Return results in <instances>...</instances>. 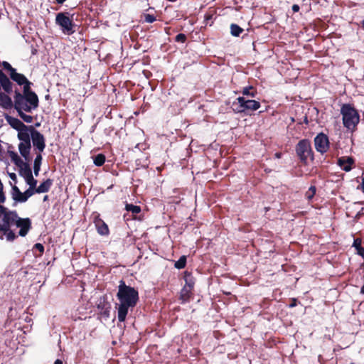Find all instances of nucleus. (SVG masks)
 I'll return each instance as SVG.
<instances>
[{
  "instance_id": "1",
  "label": "nucleus",
  "mask_w": 364,
  "mask_h": 364,
  "mask_svg": "<svg viewBox=\"0 0 364 364\" xmlns=\"http://www.w3.org/2000/svg\"><path fill=\"white\" fill-rule=\"evenodd\" d=\"M6 120L13 129L18 132L17 137L20 141L18 144V149L21 157L27 161H31V138H32L33 132L36 129L33 127L26 126L18 119L11 116H6Z\"/></svg>"
},
{
  "instance_id": "2",
  "label": "nucleus",
  "mask_w": 364,
  "mask_h": 364,
  "mask_svg": "<svg viewBox=\"0 0 364 364\" xmlns=\"http://www.w3.org/2000/svg\"><path fill=\"white\" fill-rule=\"evenodd\" d=\"M117 297L119 300L117 318L121 322L126 318L129 308L136 306L139 300L138 291L133 287L127 286L121 281L118 287Z\"/></svg>"
},
{
  "instance_id": "3",
  "label": "nucleus",
  "mask_w": 364,
  "mask_h": 364,
  "mask_svg": "<svg viewBox=\"0 0 364 364\" xmlns=\"http://www.w3.org/2000/svg\"><path fill=\"white\" fill-rule=\"evenodd\" d=\"M6 225H16L19 228V235L25 236L31 228V221L28 218H21L14 212H7L6 208L0 205V228H5Z\"/></svg>"
},
{
  "instance_id": "4",
  "label": "nucleus",
  "mask_w": 364,
  "mask_h": 364,
  "mask_svg": "<svg viewBox=\"0 0 364 364\" xmlns=\"http://www.w3.org/2000/svg\"><path fill=\"white\" fill-rule=\"evenodd\" d=\"M8 155L14 164L19 168V174L29 186L28 188L36 187L37 181L33 176L29 165L30 161L22 159L21 157L14 151H8Z\"/></svg>"
},
{
  "instance_id": "5",
  "label": "nucleus",
  "mask_w": 364,
  "mask_h": 364,
  "mask_svg": "<svg viewBox=\"0 0 364 364\" xmlns=\"http://www.w3.org/2000/svg\"><path fill=\"white\" fill-rule=\"evenodd\" d=\"M341 112L343 117V123L345 127L353 131L360 121L358 111L349 104L343 105Z\"/></svg>"
},
{
  "instance_id": "6",
  "label": "nucleus",
  "mask_w": 364,
  "mask_h": 364,
  "mask_svg": "<svg viewBox=\"0 0 364 364\" xmlns=\"http://www.w3.org/2000/svg\"><path fill=\"white\" fill-rule=\"evenodd\" d=\"M233 109L237 112H242L247 110L255 111L260 107L259 102L249 100L244 97L237 98V102H233Z\"/></svg>"
},
{
  "instance_id": "7",
  "label": "nucleus",
  "mask_w": 364,
  "mask_h": 364,
  "mask_svg": "<svg viewBox=\"0 0 364 364\" xmlns=\"http://www.w3.org/2000/svg\"><path fill=\"white\" fill-rule=\"evenodd\" d=\"M55 21L57 24L61 27L62 31L65 34L70 35L74 33L72 20L66 14L63 13L58 14Z\"/></svg>"
},
{
  "instance_id": "8",
  "label": "nucleus",
  "mask_w": 364,
  "mask_h": 364,
  "mask_svg": "<svg viewBox=\"0 0 364 364\" xmlns=\"http://www.w3.org/2000/svg\"><path fill=\"white\" fill-rule=\"evenodd\" d=\"M296 151L301 161L305 163L311 154L309 141L306 139L300 141L296 146Z\"/></svg>"
},
{
  "instance_id": "9",
  "label": "nucleus",
  "mask_w": 364,
  "mask_h": 364,
  "mask_svg": "<svg viewBox=\"0 0 364 364\" xmlns=\"http://www.w3.org/2000/svg\"><path fill=\"white\" fill-rule=\"evenodd\" d=\"M315 148L317 151L325 153L329 146L328 139L324 134H319L314 139Z\"/></svg>"
},
{
  "instance_id": "10",
  "label": "nucleus",
  "mask_w": 364,
  "mask_h": 364,
  "mask_svg": "<svg viewBox=\"0 0 364 364\" xmlns=\"http://www.w3.org/2000/svg\"><path fill=\"white\" fill-rule=\"evenodd\" d=\"M14 107L17 112L26 111L31 112L33 107L26 101L25 97L20 93H16L14 100Z\"/></svg>"
},
{
  "instance_id": "11",
  "label": "nucleus",
  "mask_w": 364,
  "mask_h": 364,
  "mask_svg": "<svg viewBox=\"0 0 364 364\" xmlns=\"http://www.w3.org/2000/svg\"><path fill=\"white\" fill-rule=\"evenodd\" d=\"M26 101L31 105V107H33V109L37 108L38 106V96L30 90V87L28 85H26L23 87V94L22 95Z\"/></svg>"
},
{
  "instance_id": "12",
  "label": "nucleus",
  "mask_w": 364,
  "mask_h": 364,
  "mask_svg": "<svg viewBox=\"0 0 364 364\" xmlns=\"http://www.w3.org/2000/svg\"><path fill=\"white\" fill-rule=\"evenodd\" d=\"M13 198L18 202H26L28 198L33 195V192L31 188H28L25 192L22 193L19 189L14 186L13 187Z\"/></svg>"
},
{
  "instance_id": "13",
  "label": "nucleus",
  "mask_w": 364,
  "mask_h": 364,
  "mask_svg": "<svg viewBox=\"0 0 364 364\" xmlns=\"http://www.w3.org/2000/svg\"><path fill=\"white\" fill-rule=\"evenodd\" d=\"M32 142L34 146L39 151V152H42L45 147V139L43 136L37 130L33 132V136L31 138Z\"/></svg>"
},
{
  "instance_id": "14",
  "label": "nucleus",
  "mask_w": 364,
  "mask_h": 364,
  "mask_svg": "<svg viewBox=\"0 0 364 364\" xmlns=\"http://www.w3.org/2000/svg\"><path fill=\"white\" fill-rule=\"evenodd\" d=\"M11 78L16 82L20 85L26 86V85H28L30 87V82L27 80V78L22 74L18 73L15 70H12V73H10Z\"/></svg>"
},
{
  "instance_id": "15",
  "label": "nucleus",
  "mask_w": 364,
  "mask_h": 364,
  "mask_svg": "<svg viewBox=\"0 0 364 364\" xmlns=\"http://www.w3.org/2000/svg\"><path fill=\"white\" fill-rule=\"evenodd\" d=\"M52 185V181L50 179H47L41 183L38 187L31 188L33 194L35 193H46L49 191L50 186Z\"/></svg>"
},
{
  "instance_id": "16",
  "label": "nucleus",
  "mask_w": 364,
  "mask_h": 364,
  "mask_svg": "<svg viewBox=\"0 0 364 364\" xmlns=\"http://www.w3.org/2000/svg\"><path fill=\"white\" fill-rule=\"evenodd\" d=\"M338 165L346 171L351 170V166L353 164V160L350 157H342L338 159Z\"/></svg>"
},
{
  "instance_id": "17",
  "label": "nucleus",
  "mask_w": 364,
  "mask_h": 364,
  "mask_svg": "<svg viewBox=\"0 0 364 364\" xmlns=\"http://www.w3.org/2000/svg\"><path fill=\"white\" fill-rule=\"evenodd\" d=\"M0 106L4 109H11L13 106V102L9 96L0 92Z\"/></svg>"
},
{
  "instance_id": "18",
  "label": "nucleus",
  "mask_w": 364,
  "mask_h": 364,
  "mask_svg": "<svg viewBox=\"0 0 364 364\" xmlns=\"http://www.w3.org/2000/svg\"><path fill=\"white\" fill-rule=\"evenodd\" d=\"M0 83L6 92L11 91V82L9 79L0 70Z\"/></svg>"
},
{
  "instance_id": "19",
  "label": "nucleus",
  "mask_w": 364,
  "mask_h": 364,
  "mask_svg": "<svg viewBox=\"0 0 364 364\" xmlns=\"http://www.w3.org/2000/svg\"><path fill=\"white\" fill-rule=\"evenodd\" d=\"M11 225H6L5 228H0L2 230L1 235L0 236L1 239H6V240L11 241L15 238V234L9 230V228Z\"/></svg>"
},
{
  "instance_id": "20",
  "label": "nucleus",
  "mask_w": 364,
  "mask_h": 364,
  "mask_svg": "<svg viewBox=\"0 0 364 364\" xmlns=\"http://www.w3.org/2000/svg\"><path fill=\"white\" fill-rule=\"evenodd\" d=\"M97 232L102 235H107L109 233V228L107 225L102 221L99 220L96 223Z\"/></svg>"
},
{
  "instance_id": "21",
  "label": "nucleus",
  "mask_w": 364,
  "mask_h": 364,
  "mask_svg": "<svg viewBox=\"0 0 364 364\" xmlns=\"http://www.w3.org/2000/svg\"><path fill=\"white\" fill-rule=\"evenodd\" d=\"M41 152H39L35 160H34V164H33V170H34V173L35 175L37 176L38 175V173L41 170V161H42V156H41Z\"/></svg>"
},
{
  "instance_id": "22",
  "label": "nucleus",
  "mask_w": 364,
  "mask_h": 364,
  "mask_svg": "<svg viewBox=\"0 0 364 364\" xmlns=\"http://www.w3.org/2000/svg\"><path fill=\"white\" fill-rule=\"evenodd\" d=\"M191 291L192 290L190 289V287H186L185 286L183 287L180 295V299L182 300L183 302L188 301L191 296Z\"/></svg>"
},
{
  "instance_id": "23",
  "label": "nucleus",
  "mask_w": 364,
  "mask_h": 364,
  "mask_svg": "<svg viewBox=\"0 0 364 364\" xmlns=\"http://www.w3.org/2000/svg\"><path fill=\"white\" fill-rule=\"evenodd\" d=\"M185 287H190V289L192 290L194 286V280L190 274H186L185 275Z\"/></svg>"
},
{
  "instance_id": "24",
  "label": "nucleus",
  "mask_w": 364,
  "mask_h": 364,
  "mask_svg": "<svg viewBox=\"0 0 364 364\" xmlns=\"http://www.w3.org/2000/svg\"><path fill=\"white\" fill-rule=\"evenodd\" d=\"M231 34L234 36H238L242 32V29L236 24L230 26Z\"/></svg>"
},
{
  "instance_id": "25",
  "label": "nucleus",
  "mask_w": 364,
  "mask_h": 364,
  "mask_svg": "<svg viewBox=\"0 0 364 364\" xmlns=\"http://www.w3.org/2000/svg\"><path fill=\"white\" fill-rule=\"evenodd\" d=\"M126 210L127 211L132 212L134 214H137V213H140L141 208L139 206H137V205H132V204H127L126 205Z\"/></svg>"
},
{
  "instance_id": "26",
  "label": "nucleus",
  "mask_w": 364,
  "mask_h": 364,
  "mask_svg": "<svg viewBox=\"0 0 364 364\" xmlns=\"http://www.w3.org/2000/svg\"><path fill=\"white\" fill-rule=\"evenodd\" d=\"M105 156L102 154H98L94 159V164L96 166H102L105 163Z\"/></svg>"
},
{
  "instance_id": "27",
  "label": "nucleus",
  "mask_w": 364,
  "mask_h": 364,
  "mask_svg": "<svg viewBox=\"0 0 364 364\" xmlns=\"http://www.w3.org/2000/svg\"><path fill=\"white\" fill-rule=\"evenodd\" d=\"M186 262V258L185 256H182L177 262L175 263V267L177 269H182L185 267Z\"/></svg>"
},
{
  "instance_id": "28",
  "label": "nucleus",
  "mask_w": 364,
  "mask_h": 364,
  "mask_svg": "<svg viewBox=\"0 0 364 364\" xmlns=\"http://www.w3.org/2000/svg\"><path fill=\"white\" fill-rule=\"evenodd\" d=\"M18 113L24 122L27 123H31L33 122V117L26 114L25 113L23 112V111L18 112Z\"/></svg>"
},
{
  "instance_id": "29",
  "label": "nucleus",
  "mask_w": 364,
  "mask_h": 364,
  "mask_svg": "<svg viewBox=\"0 0 364 364\" xmlns=\"http://www.w3.org/2000/svg\"><path fill=\"white\" fill-rule=\"evenodd\" d=\"M316 193V188L314 186H311L306 193V197L308 200H311Z\"/></svg>"
},
{
  "instance_id": "30",
  "label": "nucleus",
  "mask_w": 364,
  "mask_h": 364,
  "mask_svg": "<svg viewBox=\"0 0 364 364\" xmlns=\"http://www.w3.org/2000/svg\"><path fill=\"white\" fill-rule=\"evenodd\" d=\"M251 90H252V87H245L242 90L243 95L250 97H255V92H251Z\"/></svg>"
},
{
  "instance_id": "31",
  "label": "nucleus",
  "mask_w": 364,
  "mask_h": 364,
  "mask_svg": "<svg viewBox=\"0 0 364 364\" xmlns=\"http://www.w3.org/2000/svg\"><path fill=\"white\" fill-rule=\"evenodd\" d=\"M155 20H156V18L153 15H151L149 14L144 15V21L146 23H152Z\"/></svg>"
},
{
  "instance_id": "32",
  "label": "nucleus",
  "mask_w": 364,
  "mask_h": 364,
  "mask_svg": "<svg viewBox=\"0 0 364 364\" xmlns=\"http://www.w3.org/2000/svg\"><path fill=\"white\" fill-rule=\"evenodd\" d=\"M2 66L4 69L9 70L10 73H12V70H15V69L13 68L11 65L6 61H4L2 63Z\"/></svg>"
},
{
  "instance_id": "33",
  "label": "nucleus",
  "mask_w": 364,
  "mask_h": 364,
  "mask_svg": "<svg viewBox=\"0 0 364 364\" xmlns=\"http://www.w3.org/2000/svg\"><path fill=\"white\" fill-rule=\"evenodd\" d=\"M9 178H11V180L14 183H16V181H17V176L16 173H9Z\"/></svg>"
},
{
  "instance_id": "34",
  "label": "nucleus",
  "mask_w": 364,
  "mask_h": 364,
  "mask_svg": "<svg viewBox=\"0 0 364 364\" xmlns=\"http://www.w3.org/2000/svg\"><path fill=\"white\" fill-rule=\"evenodd\" d=\"M34 247L38 250L41 253H43V251H44V247L43 246L40 244V243H37L35 245Z\"/></svg>"
},
{
  "instance_id": "35",
  "label": "nucleus",
  "mask_w": 364,
  "mask_h": 364,
  "mask_svg": "<svg viewBox=\"0 0 364 364\" xmlns=\"http://www.w3.org/2000/svg\"><path fill=\"white\" fill-rule=\"evenodd\" d=\"M176 39L177 41L183 42L186 39V36L183 34H178L176 36Z\"/></svg>"
},
{
  "instance_id": "36",
  "label": "nucleus",
  "mask_w": 364,
  "mask_h": 364,
  "mask_svg": "<svg viewBox=\"0 0 364 364\" xmlns=\"http://www.w3.org/2000/svg\"><path fill=\"white\" fill-rule=\"evenodd\" d=\"M353 246L358 249L359 247H360V240H359L358 239H355L354 240V242H353Z\"/></svg>"
},
{
  "instance_id": "37",
  "label": "nucleus",
  "mask_w": 364,
  "mask_h": 364,
  "mask_svg": "<svg viewBox=\"0 0 364 364\" xmlns=\"http://www.w3.org/2000/svg\"><path fill=\"white\" fill-rule=\"evenodd\" d=\"M292 10L294 11V12H297L299 10V6L296 4H294L292 6Z\"/></svg>"
},
{
  "instance_id": "38",
  "label": "nucleus",
  "mask_w": 364,
  "mask_h": 364,
  "mask_svg": "<svg viewBox=\"0 0 364 364\" xmlns=\"http://www.w3.org/2000/svg\"><path fill=\"white\" fill-rule=\"evenodd\" d=\"M357 250H358V253L360 255H362L364 252V250L361 247L358 248Z\"/></svg>"
},
{
  "instance_id": "39",
  "label": "nucleus",
  "mask_w": 364,
  "mask_h": 364,
  "mask_svg": "<svg viewBox=\"0 0 364 364\" xmlns=\"http://www.w3.org/2000/svg\"><path fill=\"white\" fill-rule=\"evenodd\" d=\"M360 188H361L362 191L364 193V176H363V178L362 180V183L360 184Z\"/></svg>"
},
{
  "instance_id": "40",
  "label": "nucleus",
  "mask_w": 364,
  "mask_h": 364,
  "mask_svg": "<svg viewBox=\"0 0 364 364\" xmlns=\"http://www.w3.org/2000/svg\"><path fill=\"white\" fill-rule=\"evenodd\" d=\"M54 364H63V362H62L60 360L57 359V360L55 361Z\"/></svg>"
},
{
  "instance_id": "41",
  "label": "nucleus",
  "mask_w": 364,
  "mask_h": 364,
  "mask_svg": "<svg viewBox=\"0 0 364 364\" xmlns=\"http://www.w3.org/2000/svg\"><path fill=\"white\" fill-rule=\"evenodd\" d=\"M58 4H63L65 0H56Z\"/></svg>"
},
{
  "instance_id": "42",
  "label": "nucleus",
  "mask_w": 364,
  "mask_h": 364,
  "mask_svg": "<svg viewBox=\"0 0 364 364\" xmlns=\"http://www.w3.org/2000/svg\"><path fill=\"white\" fill-rule=\"evenodd\" d=\"M47 198H48V196H46L44 197V200H47Z\"/></svg>"
},
{
  "instance_id": "43",
  "label": "nucleus",
  "mask_w": 364,
  "mask_h": 364,
  "mask_svg": "<svg viewBox=\"0 0 364 364\" xmlns=\"http://www.w3.org/2000/svg\"><path fill=\"white\" fill-rule=\"evenodd\" d=\"M363 27H364V21H363Z\"/></svg>"
}]
</instances>
